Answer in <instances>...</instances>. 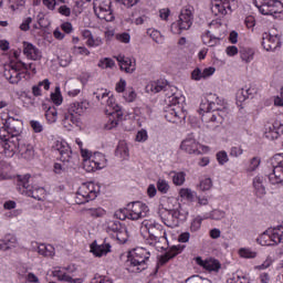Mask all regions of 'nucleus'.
<instances>
[{"instance_id":"1","label":"nucleus","mask_w":283,"mask_h":283,"mask_svg":"<svg viewBox=\"0 0 283 283\" xmlns=\"http://www.w3.org/2000/svg\"><path fill=\"white\" fill-rule=\"evenodd\" d=\"M199 114L202 116L205 123H213L212 129H216L219 125H222V120L227 118L229 112L227 107L222 106V99L212 95L210 99L202 101L199 106Z\"/></svg>"},{"instance_id":"2","label":"nucleus","mask_w":283,"mask_h":283,"mask_svg":"<svg viewBox=\"0 0 283 283\" xmlns=\"http://www.w3.org/2000/svg\"><path fill=\"white\" fill-rule=\"evenodd\" d=\"M30 72L36 74L34 63L25 64L19 57L14 56L9 64L4 66L3 76L11 85H19L23 78L30 76Z\"/></svg>"},{"instance_id":"3","label":"nucleus","mask_w":283,"mask_h":283,"mask_svg":"<svg viewBox=\"0 0 283 283\" xmlns=\"http://www.w3.org/2000/svg\"><path fill=\"white\" fill-rule=\"evenodd\" d=\"M142 226L145 227L148 235L158 251H165L169 248V241L167 240V232L163 229V224L156 222V220H144Z\"/></svg>"},{"instance_id":"4","label":"nucleus","mask_w":283,"mask_h":283,"mask_svg":"<svg viewBox=\"0 0 283 283\" xmlns=\"http://www.w3.org/2000/svg\"><path fill=\"white\" fill-rule=\"evenodd\" d=\"M87 109H90V102L87 99L72 102L63 119L64 127H66V129H72L70 127H81V116H83Z\"/></svg>"},{"instance_id":"5","label":"nucleus","mask_w":283,"mask_h":283,"mask_svg":"<svg viewBox=\"0 0 283 283\" xmlns=\"http://www.w3.org/2000/svg\"><path fill=\"white\" fill-rule=\"evenodd\" d=\"M118 220H143L149 216V206L143 201L130 202L126 208L115 212Z\"/></svg>"},{"instance_id":"6","label":"nucleus","mask_w":283,"mask_h":283,"mask_svg":"<svg viewBox=\"0 0 283 283\" xmlns=\"http://www.w3.org/2000/svg\"><path fill=\"white\" fill-rule=\"evenodd\" d=\"M151 253L145 248H135L128 254V273H140L147 269Z\"/></svg>"},{"instance_id":"7","label":"nucleus","mask_w":283,"mask_h":283,"mask_svg":"<svg viewBox=\"0 0 283 283\" xmlns=\"http://www.w3.org/2000/svg\"><path fill=\"white\" fill-rule=\"evenodd\" d=\"M30 175L18 176L17 189L19 193L34 200H43L45 198V188L30 186Z\"/></svg>"},{"instance_id":"8","label":"nucleus","mask_w":283,"mask_h":283,"mask_svg":"<svg viewBox=\"0 0 283 283\" xmlns=\"http://www.w3.org/2000/svg\"><path fill=\"white\" fill-rule=\"evenodd\" d=\"M98 193H101V186L98 184H94L92 181L84 182L77 189L75 202L76 205H85V202L96 200V198H98Z\"/></svg>"},{"instance_id":"9","label":"nucleus","mask_w":283,"mask_h":283,"mask_svg":"<svg viewBox=\"0 0 283 283\" xmlns=\"http://www.w3.org/2000/svg\"><path fill=\"white\" fill-rule=\"evenodd\" d=\"M261 247H277L283 243V224L265 230L258 239Z\"/></svg>"},{"instance_id":"10","label":"nucleus","mask_w":283,"mask_h":283,"mask_svg":"<svg viewBox=\"0 0 283 283\" xmlns=\"http://www.w3.org/2000/svg\"><path fill=\"white\" fill-rule=\"evenodd\" d=\"M21 134H23V122L8 116L3 122V127L0 128V138H6L7 136L21 138Z\"/></svg>"},{"instance_id":"11","label":"nucleus","mask_w":283,"mask_h":283,"mask_svg":"<svg viewBox=\"0 0 283 283\" xmlns=\"http://www.w3.org/2000/svg\"><path fill=\"white\" fill-rule=\"evenodd\" d=\"M254 6L261 14L274 17V19L283 12V3L280 0H254Z\"/></svg>"},{"instance_id":"12","label":"nucleus","mask_w":283,"mask_h":283,"mask_svg":"<svg viewBox=\"0 0 283 283\" xmlns=\"http://www.w3.org/2000/svg\"><path fill=\"white\" fill-rule=\"evenodd\" d=\"M283 134V114L268 120L264 125V136L268 140H277Z\"/></svg>"},{"instance_id":"13","label":"nucleus","mask_w":283,"mask_h":283,"mask_svg":"<svg viewBox=\"0 0 283 283\" xmlns=\"http://www.w3.org/2000/svg\"><path fill=\"white\" fill-rule=\"evenodd\" d=\"M106 233H108L113 240H117L119 244H125L129 238L127 228L117 220H111L106 223Z\"/></svg>"},{"instance_id":"14","label":"nucleus","mask_w":283,"mask_h":283,"mask_svg":"<svg viewBox=\"0 0 283 283\" xmlns=\"http://www.w3.org/2000/svg\"><path fill=\"white\" fill-rule=\"evenodd\" d=\"M93 10L97 18L102 21H114L112 12V0H94Z\"/></svg>"},{"instance_id":"15","label":"nucleus","mask_w":283,"mask_h":283,"mask_svg":"<svg viewBox=\"0 0 283 283\" xmlns=\"http://www.w3.org/2000/svg\"><path fill=\"white\" fill-rule=\"evenodd\" d=\"M238 7L235 0H211V12L214 17H226L231 14Z\"/></svg>"},{"instance_id":"16","label":"nucleus","mask_w":283,"mask_h":283,"mask_svg":"<svg viewBox=\"0 0 283 283\" xmlns=\"http://www.w3.org/2000/svg\"><path fill=\"white\" fill-rule=\"evenodd\" d=\"M83 167L85 171H98V169H105L107 167V158L102 153H94L90 158L84 159Z\"/></svg>"},{"instance_id":"17","label":"nucleus","mask_w":283,"mask_h":283,"mask_svg":"<svg viewBox=\"0 0 283 283\" xmlns=\"http://www.w3.org/2000/svg\"><path fill=\"white\" fill-rule=\"evenodd\" d=\"M273 172L269 175L272 185H283V154H276L272 158Z\"/></svg>"},{"instance_id":"18","label":"nucleus","mask_w":283,"mask_h":283,"mask_svg":"<svg viewBox=\"0 0 283 283\" xmlns=\"http://www.w3.org/2000/svg\"><path fill=\"white\" fill-rule=\"evenodd\" d=\"M21 137H10L7 136L6 138H0V145L2 147V154L7 158H12L14 154H18L21 144H20Z\"/></svg>"},{"instance_id":"19","label":"nucleus","mask_w":283,"mask_h":283,"mask_svg":"<svg viewBox=\"0 0 283 283\" xmlns=\"http://www.w3.org/2000/svg\"><path fill=\"white\" fill-rule=\"evenodd\" d=\"M180 148L187 154H196L197 156L207 151L209 148L200 145L193 137V134H190L181 142Z\"/></svg>"},{"instance_id":"20","label":"nucleus","mask_w":283,"mask_h":283,"mask_svg":"<svg viewBox=\"0 0 283 283\" xmlns=\"http://www.w3.org/2000/svg\"><path fill=\"white\" fill-rule=\"evenodd\" d=\"M193 25V7L186 6L179 13L178 28L179 30H189Z\"/></svg>"},{"instance_id":"21","label":"nucleus","mask_w":283,"mask_h":283,"mask_svg":"<svg viewBox=\"0 0 283 283\" xmlns=\"http://www.w3.org/2000/svg\"><path fill=\"white\" fill-rule=\"evenodd\" d=\"M262 45L266 52H275V50L282 45V39L280 34L273 31L270 33H264Z\"/></svg>"},{"instance_id":"22","label":"nucleus","mask_w":283,"mask_h":283,"mask_svg":"<svg viewBox=\"0 0 283 283\" xmlns=\"http://www.w3.org/2000/svg\"><path fill=\"white\" fill-rule=\"evenodd\" d=\"M168 103H170V107L167 108L165 118L168 123H176L178 120V112L176 111V105H178V95H176V93L168 95Z\"/></svg>"},{"instance_id":"23","label":"nucleus","mask_w":283,"mask_h":283,"mask_svg":"<svg viewBox=\"0 0 283 283\" xmlns=\"http://www.w3.org/2000/svg\"><path fill=\"white\" fill-rule=\"evenodd\" d=\"M196 262L199 266H202V269H205V271H208L209 273H218V271L222 269V264H220V261L216 259L202 260V258L198 256L196 258Z\"/></svg>"},{"instance_id":"24","label":"nucleus","mask_w":283,"mask_h":283,"mask_svg":"<svg viewBox=\"0 0 283 283\" xmlns=\"http://www.w3.org/2000/svg\"><path fill=\"white\" fill-rule=\"evenodd\" d=\"M116 61L119 63L122 72H126V74H134L136 72V60L125 55H117Z\"/></svg>"},{"instance_id":"25","label":"nucleus","mask_w":283,"mask_h":283,"mask_svg":"<svg viewBox=\"0 0 283 283\" xmlns=\"http://www.w3.org/2000/svg\"><path fill=\"white\" fill-rule=\"evenodd\" d=\"M252 187L256 198H264V196H266V179L263 176H255L252 181Z\"/></svg>"},{"instance_id":"26","label":"nucleus","mask_w":283,"mask_h":283,"mask_svg":"<svg viewBox=\"0 0 283 283\" xmlns=\"http://www.w3.org/2000/svg\"><path fill=\"white\" fill-rule=\"evenodd\" d=\"M169 87V82L167 80L151 81L146 85L147 94H158L159 92H165Z\"/></svg>"},{"instance_id":"27","label":"nucleus","mask_w":283,"mask_h":283,"mask_svg":"<svg viewBox=\"0 0 283 283\" xmlns=\"http://www.w3.org/2000/svg\"><path fill=\"white\" fill-rule=\"evenodd\" d=\"M56 147L60 154L61 163H72L74 154L72 153L70 145L65 142H61L56 144Z\"/></svg>"},{"instance_id":"28","label":"nucleus","mask_w":283,"mask_h":283,"mask_svg":"<svg viewBox=\"0 0 283 283\" xmlns=\"http://www.w3.org/2000/svg\"><path fill=\"white\" fill-rule=\"evenodd\" d=\"M160 218L166 227H169L170 229H176V227H178V211L165 210Z\"/></svg>"},{"instance_id":"29","label":"nucleus","mask_w":283,"mask_h":283,"mask_svg":"<svg viewBox=\"0 0 283 283\" xmlns=\"http://www.w3.org/2000/svg\"><path fill=\"white\" fill-rule=\"evenodd\" d=\"M23 54L31 61H40L42 56L41 50L30 42H23Z\"/></svg>"},{"instance_id":"30","label":"nucleus","mask_w":283,"mask_h":283,"mask_svg":"<svg viewBox=\"0 0 283 283\" xmlns=\"http://www.w3.org/2000/svg\"><path fill=\"white\" fill-rule=\"evenodd\" d=\"M176 255H178V245H172L169 251L159 256L156 265V273H158V271H160V268L165 266V264H167L169 260H174Z\"/></svg>"},{"instance_id":"31","label":"nucleus","mask_w":283,"mask_h":283,"mask_svg":"<svg viewBox=\"0 0 283 283\" xmlns=\"http://www.w3.org/2000/svg\"><path fill=\"white\" fill-rule=\"evenodd\" d=\"M82 36L86 41L85 44L87 48H101V45H103V39L98 36L94 38L92 31L87 29L82 31Z\"/></svg>"},{"instance_id":"32","label":"nucleus","mask_w":283,"mask_h":283,"mask_svg":"<svg viewBox=\"0 0 283 283\" xmlns=\"http://www.w3.org/2000/svg\"><path fill=\"white\" fill-rule=\"evenodd\" d=\"M124 113L118 112V113H108L107 114V120L106 124L104 125L105 129H116L118 127V123L123 120Z\"/></svg>"},{"instance_id":"33","label":"nucleus","mask_w":283,"mask_h":283,"mask_svg":"<svg viewBox=\"0 0 283 283\" xmlns=\"http://www.w3.org/2000/svg\"><path fill=\"white\" fill-rule=\"evenodd\" d=\"M112 251V245L109 243L96 244V242L91 244V253L95 255V258H103V255H107Z\"/></svg>"},{"instance_id":"34","label":"nucleus","mask_w":283,"mask_h":283,"mask_svg":"<svg viewBox=\"0 0 283 283\" xmlns=\"http://www.w3.org/2000/svg\"><path fill=\"white\" fill-rule=\"evenodd\" d=\"M32 244H35L39 255H42L43 258H54V255H56V251L52 244H39L38 242H34Z\"/></svg>"},{"instance_id":"35","label":"nucleus","mask_w":283,"mask_h":283,"mask_svg":"<svg viewBox=\"0 0 283 283\" xmlns=\"http://www.w3.org/2000/svg\"><path fill=\"white\" fill-rule=\"evenodd\" d=\"M115 156L122 158V160H127V158H129V147L127 146V142H118V145L115 150Z\"/></svg>"},{"instance_id":"36","label":"nucleus","mask_w":283,"mask_h":283,"mask_svg":"<svg viewBox=\"0 0 283 283\" xmlns=\"http://www.w3.org/2000/svg\"><path fill=\"white\" fill-rule=\"evenodd\" d=\"M17 247V237L14 234H7L2 240H0V251H8Z\"/></svg>"},{"instance_id":"37","label":"nucleus","mask_w":283,"mask_h":283,"mask_svg":"<svg viewBox=\"0 0 283 283\" xmlns=\"http://www.w3.org/2000/svg\"><path fill=\"white\" fill-rule=\"evenodd\" d=\"M227 283H251V279L249 277V274L242 271H237L228 279Z\"/></svg>"},{"instance_id":"38","label":"nucleus","mask_w":283,"mask_h":283,"mask_svg":"<svg viewBox=\"0 0 283 283\" xmlns=\"http://www.w3.org/2000/svg\"><path fill=\"white\" fill-rule=\"evenodd\" d=\"M202 43L208 45V48H216V45H220V38L211 34V31H207L201 36Z\"/></svg>"},{"instance_id":"39","label":"nucleus","mask_w":283,"mask_h":283,"mask_svg":"<svg viewBox=\"0 0 283 283\" xmlns=\"http://www.w3.org/2000/svg\"><path fill=\"white\" fill-rule=\"evenodd\" d=\"M52 274L60 282H72V276L67 273V268H55Z\"/></svg>"},{"instance_id":"40","label":"nucleus","mask_w":283,"mask_h":283,"mask_svg":"<svg viewBox=\"0 0 283 283\" xmlns=\"http://www.w3.org/2000/svg\"><path fill=\"white\" fill-rule=\"evenodd\" d=\"M239 54L243 63H251L255 56V50L251 48H242L240 49Z\"/></svg>"},{"instance_id":"41","label":"nucleus","mask_w":283,"mask_h":283,"mask_svg":"<svg viewBox=\"0 0 283 283\" xmlns=\"http://www.w3.org/2000/svg\"><path fill=\"white\" fill-rule=\"evenodd\" d=\"M18 154H20L24 160H32V158H34V148L32 145H23L20 146Z\"/></svg>"},{"instance_id":"42","label":"nucleus","mask_w":283,"mask_h":283,"mask_svg":"<svg viewBox=\"0 0 283 283\" xmlns=\"http://www.w3.org/2000/svg\"><path fill=\"white\" fill-rule=\"evenodd\" d=\"M238 255L243 260H255V258H258V252L251 248H240L238 250Z\"/></svg>"},{"instance_id":"43","label":"nucleus","mask_w":283,"mask_h":283,"mask_svg":"<svg viewBox=\"0 0 283 283\" xmlns=\"http://www.w3.org/2000/svg\"><path fill=\"white\" fill-rule=\"evenodd\" d=\"M50 80L45 78L42 82H39L38 85H33L32 86V94L33 96H41L42 92H41V87H43L45 90V92H48L50 90Z\"/></svg>"},{"instance_id":"44","label":"nucleus","mask_w":283,"mask_h":283,"mask_svg":"<svg viewBox=\"0 0 283 283\" xmlns=\"http://www.w3.org/2000/svg\"><path fill=\"white\" fill-rule=\"evenodd\" d=\"M226 217H227V212L218 209L203 214L205 220H223V218Z\"/></svg>"},{"instance_id":"45","label":"nucleus","mask_w":283,"mask_h":283,"mask_svg":"<svg viewBox=\"0 0 283 283\" xmlns=\"http://www.w3.org/2000/svg\"><path fill=\"white\" fill-rule=\"evenodd\" d=\"M179 196L185 202H193V198H196V192L189 188H182L179 190Z\"/></svg>"},{"instance_id":"46","label":"nucleus","mask_w":283,"mask_h":283,"mask_svg":"<svg viewBox=\"0 0 283 283\" xmlns=\"http://www.w3.org/2000/svg\"><path fill=\"white\" fill-rule=\"evenodd\" d=\"M106 105L108 109H112L113 112H109V114H118V112H123L120 108V105L116 103V98L114 96H109L106 98Z\"/></svg>"},{"instance_id":"47","label":"nucleus","mask_w":283,"mask_h":283,"mask_svg":"<svg viewBox=\"0 0 283 283\" xmlns=\"http://www.w3.org/2000/svg\"><path fill=\"white\" fill-rule=\"evenodd\" d=\"M25 8V0H10L9 1V10L11 12H21Z\"/></svg>"},{"instance_id":"48","label":"nucleus","mask_w":283,"mask_h":283,"mask_svg":"<svg viewBox=\"0 0 283 283\" xmlns=\"http://www.w3.org/2000/svg\"><path fill=\"white\" fill-rule=\"evenodd\" d=\"M45 118L48 123H56V118H59V112L56 107L50 106L45 112Z\"/></svg>"},{"instance_id":"49","label":"nucleus","mask_w":283,"mask_h":283,"mask_svg":"<svg viewBox=\"0 0 283 283\" xmlns=\"http://www.w3.org/2000/svg\"><path fill=\"white\" fill-rule=\"evenodd\" d=\"M106 211L103 208H90L86 209V216H90L91 218H103L105 216Z\"/></svg>"},{"instance_id":"50","label":"nucleus","mask_w":283,"mask_h":283,"mask_svg":"<svg viewBox=\"0 0 283 283\" xmlns=\"http://www.w3.org/2000/svg\"><path fill=\"white\" fill-rule=\"evenodd\" d=\"M136 91L134 87L126 88V92L123 93V98L126 103H134L136 101Z\"/></svg>"},{"instance_id":"51","label":"nucleus","mask_w":283,"mask_h":283,"mask_svg":"<svg viewBox=\"0 0 283 283\" xmlns=\"http://www.w3.org/2000/svg\"><path fill=\"white\" fill-rule=\"evenodd\" d=\"M116 65V62L112 57H104L99 61L98 67H102V70L112 69Z\"/></svg>"},{"instance_id":"52","label":"nucleus","mask_w":283,"mask_h":283,"mask_svg":"<svg viewBox=\"0 0 283 283\" xmlns=\"http://www.w3.org/2000/svg\"><path fill=\"white\" fill-rule=\"evenodd\" d=\"M12 169V166L6 161L0 163V180L6 179V176L10 174V170Z\"/></svg>"},{"instance_id":"53","label":"nucleus","mask_w":283,"mask_h":283,"mask_svg":"<svg viewBox=\"0 0 283 283\" xmlns=\"http://www.w3.org/2000/svg\"><path fill=\"white\" fill-rule=\"evenodd\" d=\"M94 96L97 101H101V103L105 102V98H109V91L105 88H98L95 93Z\"/></svg>"},{"instance_id":"54","label":"nucleus","mask_w":283,"mask_h":283,"mask_svg":"<svg viewBox=\"0 0 283 283\" xmlns=\"http://www.w3.org/2000/svg\"><path fill=\"white\" fill-rule=\"evenodd\" d=\"M202 220H205V216L196 217L190 226L191 231H199V229L202 227Z\"/></svg>"},{"instance_id":"55","label":"nucleus","mask_w":283,"mask_h":283,"mask_svg":"<svg viewBox=\"0 0 283 283\" xmlns=\"http://www.w3.org/2000/svg\"><path fill=\"white\" fill-rule=\"evenodd\" d=\"M157 189L159 193H167L169 191V184L165 179H158Z\"/></svg>"},{"instance_id":"56","label":"nucleus","mask_w":283,"mask_h":283,"mask_svg":"<svg viewBox=\"0 0 283 283\" xmlns=\"http://www.w3.org/2000/svg\"><path fill=\"white\" fill-rule=\"evenodd\" d=\"M127 90V81L124 78H120L116 84H115V91L117 94H124Z\"/></svg>"},{"instance_id":"57","label":"nucleus","mask_w":283,"mask_h":283,"mask_svg":"<svg viewBox=\"0 0 283 283\" xmlns=\"http://www.w3.org/2000/svg\"><path fill=\"white\" fill-rule=\"evenodd\" d=\"M73 54H75V56H90V50L85 46H73Z\"/></svg>"},{"instance_id":"58","label":"nucleus","mask_w":283,"mask_h":283,"mask_svg":"<svg viewBox=\"0 0 283 283\" xmlns=\"http://www.w3.org/2000/svg\"><path fill=\"white\" fill-rule=\"evenodd\" d=\"M199 187L201 191H209L213 187V181H211V178H205L200 181Z\"/></svg>"},{"instance_id":"59","label":"nucleus","mask_w":283,"mask_h":283,"mask_svg":"<svg viewBox=\"0 0 283 283\" xmlns=\"http://www.w3.org/2000/svg\"><path fill=\"white\" fill-rule=\"evenodd\" d=\"M217 160L219 165H227V163H229V155L227 154V151L221 150L217 153Z\"/></svg>"},{"instance_id":"60","label":"nucleus","mask_w":283,"mask_h":283,"mask_svg":"<svg viewBox=\"0 0 283 283\" xmlns=\"http://www.w3.org/2000/svg\"><path fill=\"white\" fill-rule=\"evenodd\" d=\"M51 101L54 103V105H62L63 103V95H61V92L59 88H56L55 93L51 94Z\"/></svg>"},{"instance_id":"61","label":"nucleus","mask_w":283,"mask_h":283,"mask_svg":"<svg viewBox=\"0 0 283 283\" xmlns=\"http://www.w3.org/2000/svg\"><path fill=\"white\" fill-rule=\"evenodd\" d=\"M91 283H114V281H112V280L109 279V276H103V275L96 274V275L92 279Z\"/></svg>"},{"instance_id":"62","label":"nucleus","mask_w":283,"mask_h":283,"mask_svg":"<svg viewBox=\"0 0 283 283\" xmlns=\"http://www.w3.org/2000/svg\"><path fill=\"white\" fill-rule=\"evenodd\" d=\"M147 138H149V135L147 134L146 129H140L137 134H136V143H145L147 140Z\"/></svg>"},{"instance_id":"63","label":"nucleus","mask_w":283,"mask_h":283,"mask_svg":"<svg viewBox=\"0 0 283 283\" xmlns=\"http://www.w3.org/2000/svg\"><path fill=\"white\" fill-rule=\"evenodd\" d=\"M116 39L119 41V43H129L132 41V35H129L127 32H123L116 34Z\"/></svg>"},{"instance_id":"64","label":"nucleus","mask_w":283,"mask_h":283,"mask_svg":"<svg viewBox=\"0 0 283 283\" xmlns=\"http://www.w3.org/2000/svg\"><path fill=\"white\" fill-rule=\"evenodd\" d=\"M260 158L259 157H253L250 161V165L248 167V171H255L260 167Z\"/></svg>"}]
</instances>
